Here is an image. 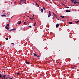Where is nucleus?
<instances>
[{
  "label": "nucleus",
  "mask_w": 79,
  "mask_h": 79,
  "mask_svg": "<svg viewBox=\"0 0 79 79\" xmlns=\"http://www.w3.org/2000/svg\"><path fill=\"white\" fill-rule=\"evenodd\" d=\"M2 79H3V78H2Z\"/></svg>",
  "instance_id": "51"
},
{
  "label": "nucleus",
  "mask_w": 79,
  "mask_h": 79,
  "mask_svg": "<svg viewBox=\"0 0 79 79\" xmlns=\"http://www.w3.org/2000/svg\"><path fill=\"white\" fill-rule=\"evenodd\" d=\"M71 2L72 3H73L74 2V1H73V0H71Z\"/></svg>",
  "instance_id": "27"
},
{
  "label": "nucleus",
  "mask_w": 79,
  "mask_h": 79,
  "mask_svg": "<svg viewBox=\"0 0 79 79\" xmlns=\"http://www.w3.org/2000/svg\"><path fill=\"white\" fill-rule=\"evenodd\" d=\"M11 45H13V46H14V44L13 43H11Z\"/></svg>",
  "instance_id": "25"
},
{
  "label": "nucleus",
  "mask_w": 79,
  "mask_h": 79,
  "mask_svg": "<svg viewBox=\"0 0 79 79\" xmlns=\"http://www.w3.org/2000/svg\"><path fill=\"white\" fill-rule=\"evenodd\" d=\"M26 2L25 1V2H24V3H25V4L26 3Z\"/></svg>",
  "instance_id": "39"
},
{
  "label": "nucleus",
  "mask_w": 79,
  "mask_h": 79,
  "mask_svg": "<svg viewBox=\"0 0 79 79\" xmlns=\"http://www.w3.org/2000/svg\"><path fill=\"white\" fill-rule=\"evenodd\" d=\"M34 24L35 25L36 24V23H35V22H34Z\"/></svg>",
  "instance_id": "32"
},
{
  "label": "nucleus",
  "mask_w": 79,
  "mask_h": 79,
  "mask_svg": "<svg viewBox=\"0 0 79 79\" xmlns=\"http://www.w3.org/2000/svg\"><path fill=\"white\" fill-rule=\"evenodd\" d=\"M71 68L72 69H74V67H72Z\"/></svg>",
  "instance_id": "23"
},
{
  "label": "nucleus",
  "mask_w": 79,
  "mask_h": 79,
  "mask_svg": "<svg viewBox=\"0 0 79 79\" xmlns=\"http://www.w3.org/2000/svg\"><path fill=\"white\" fill-rule=\"evenodd\" d=\"M9 24H7L6 25V26H7L8 27H9Z\"/></svg>",
  "instance_id": "20"
},
{
  "label": "nucleus",
  "mask_w": 79,
  "mask_h": 79,
  "mask_svg": "<svg viewBox=\"0 0 79 79\" xmlns=\"http://www.w3.org/2000/svg\"><path fill=\"white\" fill-rule=\"evenodd\" d=\"M59 26V24L58 23H57L56 24V28H57Z\"/></svg>",
  "instance_id": "5"
},
{
  "label": "nucleus",
  "mask_w": 79,
  "mask_h": 79,
  "mask_svg": "<svg viewBox=\"0 0 79 79\" xmlns=\"http://www.w3.org/2000/svg\"><path fill=\"white\" fill-rule=\"evenodd\" d=\"M6 40H8V38H6Z\"/></svg>",
  "instance_id": "22"
},
{
  "label": "nucleus",
  "mask_w": 79,
  "mask_h": 79,
  "mask_svg": "<svg viewBox=\"0 0 79 79\" xmlns=\"http://www.w3.org/2000/svg\"><path fill=\"white\" fill-rule=\"evenodd\" d=\"M4 79H6V78H4Z\"/></svg>",
  "instance_id": "49"
},
{
  "label": "nucleus",
  "mask_w": 79,
  "mask_h": 79,
  "mask_svg": "<svg viewBox=\"0 0 79 79\" xmlns=\"http://www.w3.org/2000/svg\"><path fill=\"white\" fill-rule=\"evenodd\" d=\"M37 55H36V53H34V56H37Z\"/></svg>",
  "instance_id": "17"
},
{
  "label": "nucleus",
  "mask_w": 79,
  "mask_h": 79,
  "mask_svg": "<svg viewBox=\"0 0 79 79\" xmlns=\"http://www.w3.org/2000/svg\"><path fill=\"white\" fill-rule=\"evenodd\" d=\"M53 14L54 15H55L54 13H53Z\"/></svg>",
  "instance_id": "42"
},
{
  "label": "nucleus",
  "mask_w": 79,
  "mask_h": 79,
  "mask_svg": "<svg viewBox=\"0 0 79 79\" xmlns=\"http://www.w3.org/2000/svg\"><path fill=\"white\" fill-rule=\"evenodd\" d=\"M58 1H60V0H58Z\"/></svg>",
  "instance_id": "46"
},
{
  "label": "nucleus",
  "mask_w": 79,
  "mask_h": 79,
  "mask_svg": "<svg viewBox=\"0 0 79 79\" xmlns=\"http://www.w3.org/2000/svg\"><path fill=\"white\" fill-rule=\"evenodd\" d=\"M6 77V75H3L2 76V79L4 78V79H6L5 78V77Z\"/></svg>",
  "instance_id": "7"
},
{
  "label": "nucleus",
  "mask_w": 79,
  "mask_h": 79,
  "mask_svg": "<svg viewBox=\"0 0 79 79\" xmlns=\"http://www.w3.org/2000/svg\"><path fill=\"white\" fill-rule=\"evenodd\" d=\"M62 4V5H64V4Z\"/></svg>",
  "instance_id": "37"
},
{
  "label": "nucleus",
  "mask_w": 79,
  "mask_h": 79,
  "mask_svg": "<svg viewBox=\"0 0 79 79\" xmlns=\"http://www.w3.org/2000/svg\"><path fill=\"white\" fill-rule=\"evenodd\" d=\"M10 3L12 4V2H11V3Z\"/></svg>",
  "instance_id": "45"
},
{
  "label": "nucleus",
  "mask_w": 79,
  "mask_h": 79,
  "mask_svg": "<svg viewBox=\"0 0 79 79\" xmlns=\"http://www.w3.org/2000/svg\"><path fill=\"white\" fill-rule=\"evenodd\" d=\"M52 1H54V0H52Z\"/></svg>",
  "instance_id": "50"
},
{
  "label": "nucleus",
  "mask_w": 79,
  "mask_h": 79,
  "mask_svg": "<svg viewBox=\"0 0 79 79\" xmlns=\"http://www.w3.org/2000/svg\"><path fill=\"white\" fill-rule=\"evenodd\" d=\"M69 24H73V23L72 22H69Z\"/></svg>",
  "instance_id": "14"
},
{
  "label": "nucleus",
  "mask_w": 79,
  "mask_h": 79,
  "mask_svg": "<svg viewBox=\"0 0 79 79\" xmlns=\"http://www.w3.org/2000/svg\"><path fill=\"white\" fill-rule=\"evenodd\" d=\"M54 16H55V18H57V15H56V14L54 15Z\"/></svg>",
  "instance_id": "19"
},
{
  "label": "nucleus",
  "mask_w": 79,
  "mask_h": 79,
  "mask_svg": "<svg viewBox=\"0 0 79 79\" xmlns=\"http://www.w3.org/2000/svg\"><path fill=\"white\" fill-rule=\"evenodd\" d=\"M50 3H51V4H52V2H50Z\"/></svg>",
  "instance_id": "34"
},
{
  "label": "nucleus",
  "mask_w": 79,
  "mask_h": 79,
  "mask_svg": "<svg viewBox=\"0 0 79 79\" xmlns=\"http://www.w3.org/2000/svg\"><path fill=\"white\" fill-rule=\"evenodd\" d=\"M6 29L8 30L10 29L8 27H7L6 26Z\"/></svg>",
  "instance_id": "9"
},
{
  "label": "nucleus",
  "mask_w": 79,
  "mask_h": 79,
  "mask_svg": "<svg viewBox=\"0 0 79 79\" xmlns=\"http://www.w3.org/2000/svg\"><path fill=\"white\" fill-rule=\"evenodd\" d=\"M8 78V77H6V78H6V79H7V78Z\"/></svg>",
  "instance_id": "36"
},
{
  "label": "nucleus",
  "mask_w": 79,
  "mask_h": 79,
  "mask_svg": "<svg viewBox=\"0 0 79 79\" xmlns=\"http://www.w3.org/2000/svg\"><path fill=\"white\" fill-rule=\"evenodd\" d=\"M10 79H13L11 78H10Z\"/></svg>",
  "instance_id": "43"
},
{
  "label": "nucleus",
  "mask_w": 79,
  "mask_h": 79,
  "mask_svg": "<svg viewBox=\"0 0 79 79\" xmlns=\"http://www.w3.org/2000/svg\"><path fill=\"white\" fill-rule=\"evenodd\" d=\"M9 31H12V30H9Z\"/></svg>",
  "instance_id": "41"
},
{
  "label": "nucleus",
  "mask_w": 79,
  "mask_h": 79,
  "mask_svg": "<svg viewBox=\"0 0 79 79\" xmlns=\"http://www.w3.org/2000/svg\"><path fill=\"white\" fill-rule=\"evenodd\" d=\"M33 16L34 17V16H35V15H33Z\"/></svg>",
  "instance_id": "40"
},
{
  "label": "nucleus",
  "mask_w": 79,
  "mask_h": 79,
  "mask_svg": "<svg viewBox=\"0 0 79 79\" xmlns=\"http://www.w3.org/2000/svg\"><path fill=\"white\" fill-rule=\"evenodd\" d=\"M71 11L70 10H66V12L67 13L70 12Z\"/></svg>",
  "instance_id": "4"
},
{
  "label": "nucleus",
  "mask_w": 79,
  "mask_h": 79,
  "mask_svg": "<svg viewBox=\"0 0 79 79\" xmlns=\"http://www.w3.org/2000/svg\"><path fill=\"white\" fill-rule=\"evenodd\" d=\"M2 77V74L0 73V78Z\"/></svg>",
  "instance_id": "18"
},
{
  "label": "nucleus",
  "mask_w": 79,
  "mask_h": 79,
  "mask_svg": "<svg viewBox=\"0 0 79 79\" xmlns=\"http://www.w3.org/2000/svg\"><path fill=\"white\" fill-rule=\"evenodd\" d=\"M60 17H61L63 19L65 18L64 16H63L62 15H60Z\"/></svg>",
  "instance_id": "6"
},
{
  "label": "nucleus",
  "mask_w": 79,
  "mask_h": 79,
  "mask_svg": "<svg viewBox=\"0 0 79 79\" xmlns=\"http://www.w3.org/2000/svg\"><path fill=\"white\" fill-rule=\"evenodd\" d=\"M51 16V14L49 11V15H48V18H50Z\"/></svg>",
  "instance_id": "1"
},
{
  "label": "nucleus",
  "mask_w": 79,
  "mask_h": 79,
  "mask_svg": "<svg viewBox=\"0 0 79 79\" xmlns=\"http://www.w3.org/2000/svg\"><path fill=\"white\" fill-rule=\"evenodd\" d=\"M35 24H34V26H35Z\"/></svg>",
  "instance_id": "38"
},
{
  "label": "nucleus",
  "mask_w": 79,
  "mask_h": 79,
  "mask_svg": "<svg viewBox=\"0 0 79 79\" xmlns=\"http://www.w3.org/2000/svg\"><path fill=\"white\" fill-rule=\"evenodd\" d=\"M14 30H15V29H11V31H14Z\"/></svg>",
  "instance_id": "26"
},
{
  "label": "nucleus",
  "mask_w": 79,
  "mask_h": 79,
  "mask_svg": "<svg viewBox=\"0 0 79 79\" xmlns=\"http://www.w3.org/2000/svg\"><path fill=\"white\" fill-rule=\"evenodd\" d=\"M25 62L26 64H30V62H28L27 60H26Z\"/></svg>",
  "instance_id": "2"
},
{
  "label": "nucleus",
  "mask_w": 79,
  "mask_h": 79,
  "mask_svg": "<svg viewBox=\"0 0 79 79\" xmlns=\"http://www.w3.org/2000/svg\"><path fill=\"white\" fill-rule=\"evenodd\" d=\"M1 16H2V17L5 16V17H6V15H1Z\"/></svg>",
  "instance_id": "10"
},
{
  "label": "nucleus",
  "mask_w": 79,
  "mask_h": 79,
  "mask_svg": "<svg viewBox=\"0 0 79 79\" xmlns=\"http://www.w3.org/2000/svg\"><path fill=\"white\" fill-rule=\"evenodd\" d=\"M78 22H79L78 21H75V23L77 24H78Z\"/></svg>",
  "instance_id": "15"
},
{
  "label": "nucleus",
  "mask_w": 79,
  "mask_h": 79,
  "mask_svg": "<svg viewBox=\"0 0 79 79\" xmlns=\"http://www.w3.org/2000/svg\"><path fill=\"white\" fill-rule=\"evenodd\" d=\"M29 27H30V28H32V27L31 26H29Z\"/></svg>",
  "instance_id": "30"
},
{
  "label": "nucleus",
  "mask_w": 79,
  "mask_h": 79,
  "mask_svg": "<svg viewBox=\"0 0 79 79\" xmlns=\"http://www.w3.org/2000/svg\"><path fill=\"white\" fill-rule=\"evenodd\" d=\"M24 24H26V22H24Z\"/></svg>",
  "instance_id": "35"
},
{
  "label": "nucleus",
  "mask_w": 79,
  "mask_h": 79,
  "mask_svg": "<svg viewBox=\"0 0 79 79\" xmlns=\"http://www.w3.org/2000/svg\"><path fill=\"white\" fill-rule=\"evenodd\" d=\"M35 4H36V5L38 6V7H39V5L37 3H35Z\"/></svg>",
  "instance_id": "13"
},
{
  "label": "nucleus",
  "mask_w": 79,
  "mask_h": 79,
  "mask_svg": "<svg viewBox=\"0 0 79 79\" xmlns=\"http://www.w3.org/2000/svg\"><path fill=\"white\" fill-rule=\"evenodd\" d=\"M36 56H37V57H38V58H40V56H39V55H37Z\"/></svg>",
  "instance_id": "16"
},
{
  "label": "nucleus",
  "mask_w": 79,
  "mask_h": 79,
  "mask_svg": "<svg viewBox=\"0 0 79 79\" xmlns=\"http://www.w3.org/2000/svg\"><path fill=\"white\" fill-rule=\"evenodd\" d=\"M41 13H43V9H41Z\"/></svg>",
  "instance_id": "12"
},
{
  "label": "nucleus",
  "mask_w": 79,
  "mask_h": 79,
  "mask_svg": "<svg viewBox=\"0 0 79 79\" xmlns=\"http://www.w3.org/2000/svg\"><path fill=\"white\" fill-rule=\"evenodd\" d=\"M20 1L22 2H23L24 1H25V2H26V0H20Z\"/></svg>",
  "instance_id": "11"
},
{
  "label": "nucleus",
  "mask_w": 79,
  "mask_h": 79,
  "mask_svg": "<svg viewBox=\"0 0 79 79\" xmlns=\"http://www.w3.org/2000/svg\"><path fill=\"white\" fill-rule=\"evenodd\" d=\"M59 20H60V21H63V20H59Z\"/></svg>",
  "instance_id": "33"
},
{
  "label": "nucleus",
  "mask_w": 79,
  "mask_h": 79,
  "mask_svg": "<svg viewBox=\"0 0 79 79\" xmlns=\"http://www.w3.org/2000/svg\"><path fill=\"white\" fill-rule=\"evenodd\" d=\"M69 8V7H68V6L66 7V8L68 9V8Z\"/></svg>",
  "instance_id": "28"
},
{
  "label": "nucleus",
  "mask_w": 79,
  "mask_h": 79,
  "mask_svg": "<svg viewBox=\"0 0 79 79\" xmlns=\"http://www.w3.org/2000/svg\"><path fill=\"white\" fill-rule=\"evenodd\" d=\"M13 17H12L11 18V19Z\"/></svg>",
  "instance_id": "48"
},
{
  "label": "nucleus",
  "mask_w": 79,
  "mask_h": 79,
  "mask_svg": "<svg viewBox=\"0 0 79 79\" xmlns=\"http://www.w3.org/2000/svg\"><path fill=\"white\" fill-rule=\"evenodd\" d=\"M43 9H44V10H46V9L44 7L43 8Z\"/></svg>",
  "instance_id": "24"
},
{
  "label": "nucleus",
  "mask_w": 79,
  "mask_h": 79,
  "mask_svg": "<svg viewBox=\"0 0 79 79\" xmlns=\"http://www.w3.org/2000/svg\"><path fill=\"white\" fill-rule=\"evenodd\" d=\"M32 19H34V18H32Z\"/></svg>",
  "instance_id": "47"
},
{
  "label": "nucleus",
  "mask_w": 79,
  "mask_h": 79,
  "mask_svg": "<svg viewBox=\"0 0 79 79\" xmlns=\"http://www.w3.org/2000/svg\"><path fill=\"white\" fill-rule=\"evenodd\" d=\"M27 17H28H28H29V16H27Z\"/></svg>",
  "instance_id": "44"
},
{
  "label": "nucleus",
  "mask_w": 79,
  "mask_h": 79,
  "mask_svg": "<svg viewBox=\"0 0 79 79\" xmlns=\"http://www.w3.org/2000/svg\"><path fill=\"white\" fill-rule=\"evenodd\" d=\"M76 2V4L77 3V4H79V2Z\"/></svg>",
  "instance_id": "21"
},
{
  "label": "nucleus",
  "mask_w": 79,
  "mask_h": 79,
  "mask_svg": "<svg viewBox=\"0 0 79 79\" xmlns=\"http://www.w3.org/2000/svg\"><path fill=\"white\" fill-rule=\"evenodd\" d=\"M21 21H19V22H18V24H19L21 23Z\"/></svg>",
  "instance_id": "8"
},
{
  "label": "nucleus",
  "mask_w": 79,
  "mask_h": 79,
  "mask_svg": "<svg viewBox=\"0 0 79 79\" xmlns=\"http://www.w3.org/2000/svg\"><path fill=\"white\" fill-rule=\"evenodd\" d=\"M73 3H74V4H76V2H77L76 0H73Z\"/></svg>",
  "instance_id": "3"
},
{
  "label": "nucleus",
  "mask_w": 79,
  "mask_h": 79,
  "mask_svg": "<svg viewBox=\"0 0 79 79\" xmlns=\"http://www.w3.org/2000/svg\"><path fill=\"white\" fill-rule=\"evenodd\" d=\"M31 19V20H33V19L31 18H30L29 19Z\"/></svg>",
  "instance_id": "29"
},
{
  "label": "nucleus",
  "mask_w": 79,
  "mask_h": 79,
  "mask_svg": "<svg viewBox=\"0 0 79 79\" xmlns=\"http://www.w3.org/2000/svg\"><path fill=\"white\" fill-rule=\"evenodd\" d=\"M19 73H17V74L18 75H19Z\"/></svg>",
  "instance_id": "31"
}]
</instances>
